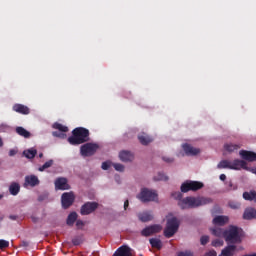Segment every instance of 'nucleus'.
<instances>
[{"label":"nucleus","mask_w":256,"mask_h":256,"mask_svg":"<svg viewBox=\"0 0 256 256\" xmlns=\"http://www.w3.org/2000/svg\"><path fill=\"white\" fill-rule=\"evenodd\" d=\"M224 239L226 243H232L233 245L241 243V229L237 226H229V228L224 231Z\"/></svg>","instance_id":"obj_4"},{"label":"nucleus","mask_w":256,"mask_h":256,"mask_svg":"<svg viewBox=\"0 0 256 256\" xmlns=\"http://www.w3.org/2000/svg\"><path fill=\"white\" fill-rule=\"evenodd\" d=\"M0 147H3V139L0 138Z\"/></svg>","instance_id":"obj_53"},{"label":"nucleus","mask_w":256,"mask_h":256,"mask_svg":"<svg viewBox=\"0 0 256 256\" xmlns=\"http://www.w3.org/2000/svg\"><path fill=\"white\" fill-rule=\"evenodd\" d=\"M42 157H43V153H40L39 158L42 159Z\"/></svg>","instance_id":"obj_55"},{"label":"nucleus","mask_w":256,"mask_h":256,"mask_svg":"<svg viewBox=\"0 0 256 256\" xmlns=\"http://www.w3.org/2000/svg\"><path fill=\"white\" fill-rule=\"evenodd\" d=\"M210 231L215 237H225V230H223V228L215 227L212 228Z\"/></svg>","instance_id":"obj_29"},{"label":"nucleus","mask_w":256,"mask_h":256,"mask_svg":"<svg viewBox=\"0 0 256 256\" xmlns=\"http://www.w3.org/2000/svg\"><path fill=\"white\" fill-rule=\"evenodd\" d=\"M137 199H139L142 203H149L151 201H158L159 195L155 190L142 188L140 193L137 195Z\"/></svg>","instance_id":"obj_6"},{"label":"nucleus","mask_w":256,"mask_h":256,"mask_svg":"<svg viewBox=\"0 0 256 256\" xmlns=\"http://www.w3.org/2000/svg\"><path fill=\"white\" fill-rule=\"evenodd\" d=\"M53 137H59L60 139H63V137H65V134L58 132V131H54L52 133Z\"/></svg>","instance_id":"obj_42"},{"label":"nucleus","mask_w":256,"mask_h":256,"mask_svg":"<svg viewBox=\"0 0 256 256\" xmlns=\"http://www.w3.org/2000/svg\"><path fill=\"white\" fill-rule=\"evenodd\" d=\"M14 155H17V151H15V150H10V151H9V156H10V157H13Z\"/></svg>","instance_id":"obj_47"},{"label":"nucleus","mask_w":256,"mask_h":256,"mask_svg":"<svg viewBox=\"0 0 256 256\" xmlns=\"http://www.w3.org/2000/svg\"><path fill=\"white\" fill-rule=\"evenodd\" d=\"M254 203H256V195H255V197H254Z\"/></svg>","instance_id":"obj_57"},{"label":"nucleus","mask_w":256,"mask_h":256,"mask_svg":"<svg viewBox=\"0 0 256 256\" xmlns=\"http://www.w3.org/2000/svg\"><path fill=\"white\" fill-rule=\"evenodd\" d=\"M155 181H169V177L164 173L159 172L158 176L155 177Z\"/></svg>","instance_id":"obj_33"},{"label":"nucleus","mask_w":256,"mask_h":256,"mask_svg":"<svg viewBox=\"0 0 256 256\" xmlns=\"http://www.w3.org/2000/svg\"><path fill=\"white\" fill-rule=\"evenodd\" d=\"M77 212H71L66 220V224L69 225V227H73L75 225V221H77Z\"/></svg>","instance_id":"obj_27"},{"label":"nucleus","mask_w":256,"mask_h":256,"mask_svg":"<svg viewBox=\"0 0 256 256\" xmlns=\"http://www.w3.org/2000/svg\"><path fill=\"white\" fill-rule=\"evenodd\" d=\"M227 179V176L225 174L220 175V181H225Z\"/></svg>","instance_id":"obj_48"},{"label":"nucleus","mask_w":256,"mask_h":256,"mask_svg":"<svg viewBox=\"0 0 256 256\" xmlns=\"http://www.w3.org/2000/svg\"><path fill=\"white\" fill-rule=\"evenodd\" d=\"M229 191H237V185H234L233 182H229Z\"/></svg>","instance_id":"obj_43"},{"label":"nucleus","mask_w":256,"mask_h":256,"mask_svg":"<svg viewBox=\"0 0 256 256\" xmlns=\"http://www.w3.org/2000/svg\"><path fill=\"white\" fill-rule=\"evenodd\" d=\"M61 203L63 209H69L75 203V194L73 192H65L62 194Z\"/></svg>","instance_id":"obj_10"},{"label":"nucleus","mask_w":256,"mask_h":256,"mask_svg":"<svg viewBox=\"0 0 256 256\" xmlns=\"http://www.w3.org/2000/svg\"><path fill=\"white\" fill-rule=\"evenodd\" d=\"M255 196H256V191L254 190L243 193V199H245V201H255Z\"/></svg>","instance_id":"obj_30"},{"label":"nucleus","mask_w":256,"mask_h":256,"mask_svg":"<svg viewBox=\"0 0 256 256\" xmlns=\"http://www.w3.org/2000/svg\"><path fill=\"white\" fill-rule=\"evenodd\" d=\"M76 227L77 229H83V227H85V222H83V220H77Z\"/></svg>","instance_id":"obj_41"},{"label":"nucleus","mask_w":256,"mask_h":256,"mask_svg":"<svg viewBox=\"0 0 256 256\" xmlns=\"http://www.w3.org/2000/svg\"><path fill=\"white\" fill-rule=\"evenodd\" d=\"M182 149L188 157H195V155H199L201 153V149L195 148L187 143L182 145Z\"/></svg>","instance_id":"obj_12"},{"label":"nucleus","mask_w":256,"mask_h":256,"mask_svg":"<svg viewBox=\"0 0 256 256\" xmlns=\"http://www.w3.org/2000/svg\"><path fill=\"white\" fill-rule=\"evenodd\" d=\"M224 149L225 151H228V153H233V151H237L241 149V146L239 144L230 143V144H225Z\"/></svg>","instance_id":"obj_28"},{"label":"nucleus","mask_w":256,"mask_h":256,"mask_svg":"<svg viewBox=\"0 0 256 256\" xmlns=\"http://www.w3.org/2000/svg\"><path fill=\"white\" fill-rule=\"evenodd\" d=\"M172 197H174V199H178V206L182 210L197 209V207H202L203 205H209V203H213V200L211 198L205 197L188 196L182 199L183 194H181V192L173 193Z\"/></svg>","instance_id":"obj_1"},{"label":"nucleus","mask_w":256,"mask_h":256,"mask_svg":"<svg viewBox=\"0 0 256 256\" xmlns=\"http://www.w3.org/2000/svg\"><path fill=\"white\" fill-rule=\"evenodd\" d=\"M178 256H193L192 252L186 251V252H180Z\"/></svg>","instance_id":"obj_44"},{"label":"nucleus","mask_w":256,"mask_h":256,"mask_svg":"<svg viewBox=\"0 0 256 256\" xmlns=\"http://www.w3.org/2000/svg\"><path fill=\"white\" fill-rule=\"evenodd\" d=\"M97 149H99V145L94 143H86L81 146L80 153L83 157H91L97 153Z\"/></svg>","instance_id":"obj_8"},{"label":"nucleus","mask_w":256,"mask_h":256,"mask_svg":"<svg viewBox=\"0 0 256 256\" xmlns=\"http://www.w3.org/2000/svg\"><path fill=\"white\" fill-rule=\"evenodd\" d=\"M53 166V160H48L41 167L38 168V171L43 172L45 169H49V167Z\"/></svg>","instance_id":"obj_32"},{"label":"nucleus","mask_w":256,"mask_h":256,"mask_svg":"<svg viewBox=\"0 0 256 256\" xmlns=\"http://www.w3.org/2000/svg\"><path fill=\"white\" fill-rule=\"evenodd\" d=\"M138 141H140L141 145H149V143H153V138L145 133H142L138 135Z\"/></svg>","instance_id":"obj_21"},{"label":"nucleus","mask_w":256,"mask_h":256,"mask_svg":"<svg viewBox=\"0 0 256 256\" xmlns=\"http://www.w3.org/2000/svg\"><path fill=\"white\" fill-rule=\"evenodd\" d=\"M217 169H230L232 171H241L244 169L245 171H249V167L247 166V162L245 160L235 159V160H221Z\"/></svg>","instance_id":"obj_3"},{"label":"nucleus","mask_w":256,"mask_h":256,"mask_svg":"<svg viewBox=\"0 0 256 256\" xmlns=\"http://www.w3.org/2000/svg\"><path fill=\"white\" fill-rule=\"evenodd\" d=\"M229 223V217L227 216H216L213 219L214 225H219L220 227H223V225H227Z\"/></svg>","instance_id":"obj_19"},{"label":"nucleus","mask_w":256,"mask_h":256,"mask_svg":"<svg viewBox=\"0 0 256 256\" xmlns=\"http://www.w3.org/2000/svg\"><path fill=\"white\" fill-rule=\"evenodd\" d=\"M1 221H3V217L0 216V223H1Z\"/></svg>","instance_id":"obj_56"},{"label":"nucleus","mask_w":256,"mask_h":256,"mask_svg":"<svg viewBox=\"0 0 256 256\" xmlns=\"http://www.w3.org/2000/svg\"><path fill=\"white\" fill-rule=\"evenodd\" d=\"M12 109L15 111V113H20V115H29V113H31L29 107L23 104H14Z\"/></svg>","instance_id":"obj_16"},{"label":"nucleus","mask_w":256,"mask_h":256,"mask_svg":"<svg viewBox=\"0 0 256 256\" xmlns=\"http://www.w3.org/2000/svg\"><path fill=\"white\" fill-rule=\"evenodd\" d=\"M223 240L216 239L212 241V247H223Z\"/></svg>","instance_id":"obj_37"},{"label":"nucleus","mask_w":256,"mask_h":256,"mask_svg":"<svg viewBox=\"0 0 256 256\" xmlns=\"http://www.w3.org/2000/svg\"><path fill=\"white\" fill-rule=\"evenodd\" d=\"M149 243L153 249H158V251L163 248V242H161V239L150 238Z\"/></svg>","instance_id":"obj_23"},{"label":"nucleus","mask_w":256,"mask_h":256,"mask_svg":"<svg viewBox=\"0 0 256 256\" xmlns=\"http://www.w3.org/2000/svg\"><path fill=\"white\" fill-rule=\"evenodd\" d=\"M182 193H189V191H199V189H203V183L197 181H186L181 185Z\"/></svg>","instance_id":"obj_7"},{"label":"nucleus","mask_w":256,"mask_h":256,"mask_svg":"<svg viewBox=\"0 0 256 256\" xmlns=\"http://www.w3.org/2000/svg\"><path fill=\"white\" fill-rule=\"evenodd\" d=\"M243 219L250 221L251 219H256V209L248 208L244 211Z\"/></svg>","instance_id":"obj_20"},{"label":"nucleus","mask_w":256,"mask_h":256,"mask_svg":"<svg viewBox=\"0 0 256 256\" xmlns=\"http://www.w3.org/2000/svg\"><path fill=\"white\" fill-rule=\"evenodd\" d=\"M119 158L122 160L124 163H128L129 161H133L135 159V156L131 151L123 150L119 153Z\"/></svg>","instance_id":"obj_17"},{"label":"nucleus","mask_w":256,"mask_h":256,"mask_svg":"<svg viewBox=\"0 0 256 256\" xmlns=\"http://www.w3.org/2000/svg\"><path fill=\"white\" fill-rule=\"evenodd\" d=\"M206 256H217V252L215 250H212L206 254Z\"/></svg>","instance_id":"obj_46"},{"label":"nucleus","mask_w":256,"mask_h":256,"mask_svg":"<svg viewBox=\"0 0 256 256\" xmlns=\"http://www.w3.org/2000/svg\"><path fill=\"white\" fill-rule=\"evenodd\" d=\"M89 135L90 133L87 128H75L72 131V136L68 137V143L70 145H83V143H87L90 140Z\"/></svg>","instance_id":"obj_2"},{"label":"nucleus","mask_w":256,"mask_h":256,"mask_svg":"<svg viewBox=\"0 0 256 256\" xmlns=\"http://www.w3.org/2000/svg\"><path fill=\"white\" fill-rule=\"evenodd\" d=\"M112 166L116 171H120V173H122V171H125V166H123V164L112 163Z\"/></svg>","instance_id":"obj_35"},{"label":"nucleus","mask_w":256,"mask_h":256,"mask_svg":"<svg viewBox=\"0 0 256 256\" xmlns=\"http://www.w3.org/2000/svg\"><path fill=\"white\" fill-rule=\"evenodd\" d=\"M200 243L201 245H207V243H209V236H202L200 238Z\"/></svg>","instance_id":"obj_40"},{"label":"nucleus","mask_w":256,"mask_h":256,"mask_svg":"<svg viewBox=\"0 0 256 256\" xmlns=\"http://www.w3.org/2000/svg\"><path fill=\"white\" fill-rule=\"evenodd\" d=\"M23 247H29V242H22Z\"/></svg>","instance_id":"obj_51"},{"label":"nucleus","mask_w":256,"mask_h":256,"mask_svg":"<svg viewBox=\"0 0 256 256\" xmlns=\"http://www.w3.org/2000/svg\"><path fill=\"white\" fill-rule=\"evenodd\" d=\"M99 209V203L97 202H86L81 206L80 214L81 215H91L94 211Z\"/></svg>","instance_id":"obj_9"},{"label":"nucleus","mask_w":256,"mask_h":256,"mask_svg":"<svg viewBox=\"0 0 256 256\" xmlns=\"http://www.w3.org/2000/svg\"><path fill=\"white\" fill-rule=\"evenodd\" d=\"M23 155L24 157H26V159H35V156L37 155V149L30 148V149L24 150Z\"/></svg>","instance_id":"obj_26"},{"label":"nucleus","mask_w":256,"mask_h":256,"mask_svg":"<svg viewBox=\"0 0 256 256\" xmlns=\"http://www.w3.org/2000/svg\"><path fill=\"white\" fill-rule=\"evenodd\" d=\"M25 185H29L30 187H37V185H39V178L35 175L26 176Z\"/></svg>","instance_id":"obj_18"},{"label":"nucleus","mask_w":256,"mask_h":256,"mask_svg":"<svg viewBox=\"0 0 256 256\" xmlns=\"http://www.w3.org/2000/svg\"><path fill=\"white\" fill-rule=\"evenodd\" d=\"M9 219H11V221H17V216L16 215H10Z\"/></svg>","instance_id":"obj_50"},{"label":"nucleus","mask_w":256,"mask_h":256,"mask_svg":"<svg viewBox=\"0 0 256 256\" xmlns=\"http://www.w3.org/2000/svg\"><path fill=\"white\" fill-rule=\"evenodd\" d=\"M7 247H9V241L1 239L0 240V249H7Z\"/></svg>","instance_id":"obj_38"},{"label":"nucleus","mask_w":256,"mask_h":256,"mask_svg":"<svg viewBox=\"0 0 256 256\" xmlns=\"http://www.w3.org/2000/svg\"><path fill=\"white\" fill-rule=\"evenodd\" d=\"M163 161H165V163H173L174 159L171 157H162Z\"/></svg>","instance_id":"obj_45"},{"label":"nucleus","mask_w":256,"mask_h":256,"mask_svg":"<svg viewBox=\"0 0 256 256\" xmlns=\"http://www.w3.org/2000/svg\"><path fill=\"white\" fill-rule=\"evenodd\" d=\"M127 207H129V200H126L124 202V209H125V211H127Z\"/></svg>","instance_id":"obj_49"},{"label":"nucleus","mask_w":256,"mask_h":256,"mask_svg":"<svg viewBox=\"0 0 256 256\" xmlns=\"http://www.w3.org/2000/svg\"><path fill=\"white\" fill-rule=\"evenodd\" d=\"M252 173H254V175H256V167L254 169H252Z\"/></svg>","instance_id":"obj_54"},{"label":"nucleus","mask_w":256,"mask_h":256,"mask_svg":"<svg viewBox=\"0 0 256 256\" xmlns=\"http://www.w3.org/2000/svg\"><path fill=\"white\" fill-rule=\"evenodd\" d=\"M230 209H241V203L240 202H235V201H230L228 203Z\"/></svg>","instance_id":"obj_34"},{"label":"nucleus","mask_w":256,"mask_h":256,"mask_svg":"<svg viewBox=\"0 0 256 256\" xmlns=\"http://www.w3.org/2000/svg\"><path fill=\"white\" fill-rule=\"evenodd\" d=\"M72 243L75 247H77L78 245H81V243H83V238L75 237L72 239Z\"/></svg>","instance_id":"obj_36"},{"label":"nucleus","mask_w":256,"mask_h":256,"mask_svg":"<svg viewBox=\"0 0 256 256\" xmlns=\"http://www.w3.org/2000/svg\"><path fill=\"white\" fill-rule=\"evenodd\" d=\"M33 223H37L38 219L36 217H32Z\"/></svg>","instance_id":"obj_52"},{"label":"nucleus","mask_w":256,"mask_h":256,"mask_svg":"<svg viewBox=\"0 0 256 256\" xmlns=\"http://www.w3.org/2000/svg\"><path fill=\"white\" fill-rule=\"evenodd\" d=\"M16 133L20 135V137H24V139H29V137H31V132L21 126L16 127Z\"/></svg>","instance_id":"obj_25"},{"label":"nucleus","mask_w":256,"mask_h":256,"mask_svg":"<svg viewBox=\"0 0 256 256\" xmlns=\"http://www.w3.org/2000/svg\"><path fill=\"white\" fill-rule=\"evenodd\" d=\"M19 191H21V185L17 182H12L9 186L10 195H19Z\"/></svg>","instance_id":"obj_22"},{"label":"nucleus","mask_w":256,"mask_h":256,"mask_svg":"<svg viewBox=\"0 0 256 256\" xmlns=\"http://www.w3.org/2000/svg\"><path fill=\"white\" fill-rule=\"evenodd\" d=\"M53 129H57L61 133H67L69 131V128L67 126H64L63 124L56 122L53 124Z\"/></svg>","instance_id":"obj_31"},{"label":"nucleus","mask_w":256,"mask_h":256,"mask_svg":"<svg viewBox=\"0 0 256 256\" xmlns=\"http://www.w3.org/2000/svg\"><path fill=\"white\" fill-rule=\"evenodd\" d=\"M138 218L142 223H147L149 221H153V215L149 212H142L138 214Z\"/></svg>","instance_id":"obj_24"},{"label":"nucleus","mask_w":256,"mask_h":256,"mask_svg":"<svg viewBox=\"0 0 256 256\" xmlns=\"http://www.w3.org/2000/svg\"><path fill=\"white\" fill-rule=\"evenodd\" d=\"M111 165H113V163H111V161H106V162H103L102 163V169L104 170V171H107L108 169H109V167H111Z\"/></svg>","instance_id":"obj_39"},{"label":"nucleus","mask_w":256,"mask_h":256,"mask_svg":"<svg viewBox=\"0 0 256 256\" xmlns=\"http://www.w3.org/2000/svg\"><path fill=\"white\" fill-rule=\"evenodd\" d=\"M113 256H133V250L129 246L123 245V246H120L115 251Z\"/></svg>","instance_id":"obj_15"},{"label":"nucleus","mask_w":256,"mask_h":256,"mask_svg":"<svg viewBox=\"0 0 256 256\" xmlns=\"http://www.w3.org/2000/svg\"><path fill=\"white\" fill-rule=\"evenodd\" d=\"M239 155L243 159V161H248L249 163H253L256 161V153L253 151L240 150Z\"/></svg>","instance_id":"obj_13"},{"label":"nucleus","mask_w":256,"mask_h":256,"mask_svg":"<svg viewBox=\"0 0 256 256\" xmlns=\"http://www.w3.org/2000/svg\"><path fill=\"white\" fill-rule=\"evenodd\" d=\"M162 227L159 224H154L151 226H147L141 231L142 237H151V235H155V233H160Z\"/></svg>","instance_id":"obj_11"},{"label":"nucleus","mask_w":256,"mask_h":256,"mask_svg":"<svg viewBox=\"0 0 256 256\" xmlns=\"http://www.w3.org/2000/svg\"><path fill=\"white\" fill-rule=\"evenodd\" d=\"M179 219L177 217H172L167 220L166 227L164 229V237L171 239L177 231H179Z\"/></svg>","instance_id":"obj_5"},{"label":"nucleus","mask_w":256,"mask_h":256,"mask_svg":"<svg viewBox=\"0 0 256 256\" xmlns=\"http://www.w3.org/2000/svg\"><path fill=\"white\" fill-rule=\"evenodd\" d=\"M55 189L58 191H67L71 189V186L67 183V178H58L54 182Z\"/></svg>","instance_id":"obj_14"}]
</instances>
